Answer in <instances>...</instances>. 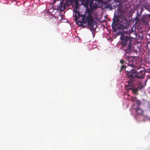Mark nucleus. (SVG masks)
Segmentation results:
<instances>
[{"instance_id": "obj_1", "label": "nucleus", "mask_w": 150, "mask_h": 150, "mask_svg": "<svg viewBox=\"0 0 150 150\" xmlns=\"http://www.w3.org/2000/svg\"><path fill=\"white\" fill-rule=\"evenodd\" d=\"M74 12L75 13V20L76 22L78 21V25L82 26L83 23H87L88 26L89 27L91 31L93 32L95 30L97 27L96 25H95L94 19L91 13L88 11L84 14L80 15L79 10V6L76 5L74 8Z\"/></svg>"}, {"instance_id": "obj_2", "label": "nucleus", "mask_w": 150, "mask_h": 150, "mask_svg": "<svg viewBox=\"0 0 150 150\" xmlns=\"http://www.w3.org/2000/svg\"><path fill=\"white\" fill-rule=\"evenodd\" d=\"M118 22L120 23L118 26V33L122 34L124 32V29H127L129 25V21L125 18H114L113 22L112 24V27L113 29L116 31V28Z\"/></svg>"}, {"instance_id": "obj_3", "label": "nucleus", "mask_w": 150, "mask_h": 150, "mask_svg": "<svg viewBox=\"0 0 150 150\" xmlns=\"http://www.w3.org/2000/svg\"><path fill=\"white\" fill-rule=\"evenodd\" d=\"M135 84V82L128 83L125 84V87L126 90H131L133 94L137 95L138 91L141 90L142 87L138 86L136 87Z\"/></svg>"}, {"instance_id": "obj_4", "label": "nucleus", "mask_w": 150, "mask_h": 150, "mask_svg": "<svg viewBox=\"0 0 150 150\" xmlns=\"http://www.w3.org/2000/svg\"><path fill=\"white\" fill-rule=\"evenodd\" d=\"M87 5H89L92 9H94L96 6H100L101 5L102 0H81Z\"/></svg>"}, {"instance_id": "obj_5", "label": "nucleus", "mask_w": 150, "mask_h": 150, "mask_svg": "<svg viewBox=\"0 0 150 150\" xmlns=\"http://www.w3.org/2000/svg\"><path fill=\"white\" fill-rule=\"evenodd\" d=\"M127 75L129 78V79L127 81L125 82L126 83L135 82L136 78H137V71L135 69H133L129 71H127Z\"/></svg>"}, {"instance_id": "obj_6", "label": "nucleus", "mask_w": 150, "mask_h": 150, "mask_svg": "<svg viewBox=\"0 0 150 150\" xmlns=\"http://www.w3.org/2000/svg\"><path fill=\"white\" fill-rule=\"evenodd\" d=\"M122 35L120 37V39L122 40L121 43L122 46L120 47L121 49H123L126 46L128 45L129 43H132V40L131 39L127 37V36H125L122 35Z\"/></svg>"}, {"instance_id": "obj_7", "label": "nucleus", "mask_w": 150, "mask_h": 150, "mask_svg": "<svg viewBox=\"0 0 150 150\" xmlns=\"http://www.w3.org/2000/svg\"><path fill=\"white\" fill-rule=\"evenodd\" d=\"M125 58L127 60L128 62V65L129 66L132 67H134L136 66L135 59L133 57H130L129 56L126 55L125 54Z\"/></svg>"}, {"instance_id": "obj_8", "label": "nucleus", "mask_w": 150, "mask_h": 150, "mask_svg": "<svg viewBox=\"0 0 150 150\" xmlns=\"http://www.w3.org/2000/svg\"><path fill=\"white\" fill-rule=\"evenodd\" d=\"M101 5L100 6H96L94 8L97 7H100L101 6L103 7L104 8H111V7L109 2H103L102 0Z\"/></svg>"}, {"instance_id": "obj_9", "label": "nucleus", "mask_w": 150, "mask_h": 150, "mask_svg": "<svg viewBox=\"0 0 150 150\" xmlns=\"http://www.w3.org/2000/svg\"><path fill=\"white\" fill-rule=\"evenodd\" d=\"M135 104H133L132 105V108L138 114H142L143 112V110L139 108L138 106L136 105V106H135Z\"/></svg>"}, {"instance_id": "obj_10", "label": "nucleus", "mask_w": 150, "mask_h": 150, "mask_svg": "<svg viewBox=\"0 0 150 150\" xmlns=\"http://www.w3.org/2000/svg\"><path fill=\"white\" fill-rule=\"evenodd\" d=\"M146 71L144 70H141L137 72V78L142 79L144 77Z\"/></svg>"}, {"instance_id": "obj_11", "label": "nucleus", "mask_w": 150, "mask_h": 150, "mask_svg": "<svg viewBox=\"0 0 150 150\" xmlns=\"http://www.w3.org/2000/svg\"><path fill=\"white\" fill-rule=\"evenodd\" d=\"M64 0L60 1V4L57 7L58 10L61 11H63L64 10L65 8V5L64 4Z\"/></svg>"}, {"instance_id": "obj_12", "label": "nucleus", "mask_w": 150, "mask_h": 150, "mask_svg": "<svg viewBox=\"0 0 150 150\" xmlns=\"http://www.w3.org/2000/svg\"><path fill=\"white\" fill-rule=\"evenodd\" d=\"M150 15H146L143 16L142 19V21L144 23H148L149 21Z\"/></svg>"}, {"instance_id": "obj_13", "label": "nucleus", "mask_w": 150, "mask_h": 150, "mask_svg": "<svg viewBox=\"0 0 150 150\" xmlns=\"http://www.w3.org/2000/svg\"><path fill=\"white\" fill-rule=\"evenodd\" d=\"M128 44L129 45L128 46L127 49L124 50L125 51L126 54H129L132 52V43H129Z\"/></svg>"}, {"instance_id": "obj_14", "label": "nucleus", "mask_w": 150, "mask_h": 150, "mask_svg": "<svg viewBox=\"0 0 150 150\" xmlns=\"http://www.w3.org/2000/svg\"><path fill=\"white\" fill-rule=\"evenodd\" d=\"M137 100V97H132L130 99V100L132 101V102L134 103Z\"/></svg>"}, {"instance_id": "obj_15", "label": "nucleus", "mask_w": 150, "mask_h": 150, "mask_svg": "<svg viewBox=\"0 0 150 150\" xmlns=\"http://www.w3.org/2000/svg\"><path fill=\"white\" fill-rule=\"evenodd\" d=\"M126 66L125 65H122L120 68V71L123 70L126 71Z\"/></svg>"}, {"instance_id": "obj_16", "label": "nucleus", "mask_w": 150, "mask_h": 150, "mask_svg": "<svg viewBox=\"0 0 150 150\" xmlns=\"http://www.w3.org/2000/svg\"><path fill=\"white\" fill-rule=\"evenodd\" d=\"M136 102L137 103L138 105H136L135 104V105H136L137 106H138V105H139L141 104V102L139 100H137ZM135 106H136V105H135Z\"/></svg>"}, {"instance_id": "obj_17", "label": "nucleus", "mask_w": 150, "mask_h": 150, "mask_svg": "<svg viewBox=\"0 0 150 150\" xmlns=\"http://www.w3.org/2000/svg\"><path fill=\"white\" fill-rule=\"evenodd\" d=\"M120 62L122 65H125V64H126L125 62V61L123 59L120 60Z\"/></svg>"}]
</instances>
